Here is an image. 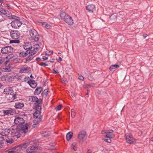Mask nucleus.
Masks as SVG:
<instances>
[{"label":"nucleus","mask_w":153,"mask_h":153,"mask_svg":"<svg viewBox=\"0 0 153 153\" xmlns=\"http://www.w3.org/2000/svg\"><path fill=\"white\" fill-rule=\"evenodd\" d=\"M22 126H17L15 129H11V134L12 137L16 136L17 138H19L21 135V133L25 134L28 132V129L26 126H24L25 127L24 128Z\"/></svg>","instance_id":"obj_1"},{"label":"nucleus","mask_w":153,"mask_h":153,"mask_svg":"<svg viewBox=\"0 0 153 153\" xmlns=\"http://www.w3.org/2000/svg\"><path fill=\"white\" fill-rule=\"evenodd\" d=\"M29 34L30 36L29 39L31 40H34L35 42L38 41L39 39V35L37 31L34 29H30Z\"/></svg>","instance_id":"obj_2"},{"label":"nucleus","mask_w":153,"mask_h":153,"mask_svg":"<svg viewBox=\"0 0 153 153\" xmlns=\"http://www.w3.org/2000/svg\"><path fill=\"white\" fill-rule=\"evenodd\" d=\"M31 143V142H30V141H26L24 143L21 144L13 147L12 148V149L15 150L17 151L24 150L26 148L27 146L29 145Z\"/></svg>","instance_id":"obj_3"},{"label":"nucleus","mask_w":153,"mask_h":153,"mask_svg":"<svg viewBox=\"0 0 153 153\" xmlns=\"http://www.w3.org/2000/svg\"><path fill=\"white\" fill-rule=\"evenodd\" d=\"M13 19H14L13 21L11 23V26L14 28H19L22 24L20 18L16 16V17L15 18Z\"/></svg>","instance_id":"obj_4"},{"label":"nucleus","mask_w":153,"mask_h":153,"mask_svg":"<svg viewBox=\"0 0 153 153\" xmlns=\"http://www.w3.org/2000/svg\"><path fill=\"white\" fill-rule=\"evenodd\" d=\"M86 132L85 131L82 130L80 131L77 137L79 142L82 143H83L86 139Z\"/></svg>","instance_id":"obj_5"},{"label":"nucleus","mask_w":153,"mask_h":153,"mask_svg":"<svg viewBox=\"0 0 153 153\" xmlns=\"http://www.w3.org/2000/svg\"><path fill=\"white\" fill-rule=\"evenodd\" d=\"M25 121V120L23 118L19 117L16 118L14 120V123L16 124H18V126H22V127L23 128L25 127L24 126H26L28 129V125L27 123L24 124Z\"/></svg>","instance_id":"obj_6"},{"label":"nucleus","mask_w":153,"mask_h":153,"mask_svg":"<svg viewBox=\"0 0 153 153\" xmlns=\"http://www.w3.org/2000/svg\"><path fill=\"white\" fill-rule=\"evenodd\" d=\"M31 143L29 144L31 146L29 147L27 149L26 151L28 153H35L36 151L38 150L39 149V147L38 146L37 144L33 143V142L30 141Z\"/></svg>","instance_id":"obj_7"},{"label":"nucleus","mask_w":153,"mask_h":153,"mask_svg":"<svg viewBox=\"0 0 153 153\" xmlns=\"http://www.w3.org/2000/svg\"><path fill=\"white\" fill-rule=\"evenodd\" d=\"M13 50V48L11 46H6L3 47L1 49V53L3 54H7L12 53Z\"/></svg>","instance_id":"obj_8"},{"label":"nucleus","mask_w":153,"mask_h":153,"mask_svg":"<svg viewBox=\"0 0 153 153\" xmlns=\"http://www.w3.org/2000/svg\"><path fill=\"white\" fill-rule=\"evenodd\" d=\"M125 137L127 142L129 144H132L136 142V140L130 133L126 134L125 135Z\"/></svg>","instance_id":"obj_9"},{"label":"nucleus","mask_w":153,"mask_h":153,"mask_svg":"<svg viewBox=\"0 0 153 153\" xmlns=\"http://www.w3.org/2000/svg\"><path fill=\"white\" fill-rule=\"evenodd\" d=\"M41 43L39 44H36L33 46V47H32L30 50L29 51L30 52L31 55H34L39 51V46L41 45Z\"/></svg>","instance_id":"obj_10"},{"label":"nucleus","mask_w":153,"mask_h":153,"mask_svg":"<svg viewBox=\"0 0 153 153\" xmlns=\"http://www.w3.org/2000/svg\"><path fill=\"white\" fill-rule=\"evenodd\" d=\"M10 33V36L13 39H18L20 36V33L17 30H11Z\"/></svg>","instance_id":"obj_11"},{"label":"nucleus","mask_w":153,"mask_h":153,"mask_svg":"<svg viewBox=\"0 0 153 153\" xmlns=\"http://www.w3.org/2000/svg\"><path fill=\"white\" fill-rule=\"evenodd\" d=\"M43 102L42 100H40V102L37 103H35L34 104V108L33 109L36 110V111H40L41 112L42 109V106Z\"/></svg>","instance_id":"obj_12"},{"label":"nucleus","mask_w":153,"mask_h":153,"mask_svg":"<svg viewBox=\"0 0 153 153\" xmlns=\"http://www.w3.org/2000/svg\"><path fill=\"white\" fill-rule=\"evenodd\" d=\"M28 100L29 101L36 102L37 103L40 102V100H42L41 99H39L38 97L35 96H29Z\"/></svg>","instance_id":"obj_13"},{"label":"nucleus","mask_w":153,"mask_h":153,"mask_svg":"<svg viewBox=\"0 0 153 153\" xmlns=\"http://www.w3.org/2000/svg\"><path fill=\"white\" fill-rule=\"evenodd\" d=\"M86 8L88 12L90 13H93L96 10L95 5L92 4L88 5Z\"/></svg>","instance_id":"obj_14"},{"label":"nucleus","mask_w":153,"mask_h":153,"mask_svg":"<svg viewBox=\"0 0 153 153\" xmlns=\"http://www.w3.org/2000/svg\"><path fill=\"white\" fill-rule=\"evenodd\" d=\"M4 94L7 95H10L11 94H13V91L12 88L11 87H8L4 89Z\"/></svg>","instance_id":"obj_15"},{"label":"nucleus","mask_w":153,"mask_h":153,"mask_svg":"<svg viewBox=\"0 0 153 153\" xmlns=\"http://www.w3.org/2000/svg\"><path fill=\"white\" fill-rule=\"evenodd\" d=\"M67 17L66 19L64 21L68 25H72L73 24L74 22L72 18L69 15Z\"/></svg>","instance_id":"obj_16"},{"label":"nucleus","mask_w":153,"mask_h":153,"mask_svg":"<svg viewBox=\"0 0 153 153\" xmlns=\"http://www.w3.org/2000/svg\"><path fill=\"white\" fill-rule=\"evenodd\" d=\"M27 83L30 85V87L33 88H35L37 85V84L35 80H30L28 81Z\"/></svg>","instance_id":"obj_17"},{"label":"nucleus","mask_w":153,"mask_h":153,"mask_svg":"<svg viewBox=\"0 0 153 153\" xmlns=\"http://www.w3.org/2000/svg\"><path fill=\"white\" fill-rule=\"evenodd\" d=\"M31 71V68L30 67L28 66H27L26 67H22L20 71L22 73H28Z\"/></svg>","instance_id":"obj_18"},{"label":"nucleus","mask_w":153,"mask_h":153,"mask_svg":"<svg viewBox=\"0 0 153 153\" xmlns=\"http://www.w3.org/2000/svg\"><path fill=\"white\" fill-rule=\"evenodd\" d=\"M60 16L61 19L64 21L67 18L66 17L68 16L69 15L63 11H61L60 12Z\"/></svg>","instance_id":"obj_19"},{"label":"nucleus","mask_w":153,"mask_h":153,"mask_svg":"<svg viewBox=\"0 0 153 153\" xmlns=\"http://www.w3.org/2000/svg\"><path fill=\"white\" fill-rule=\"evenodd\" d=\"M24 106V104L21 102H18L15 103V107L16 109H21Z\"/></svg>","instance_id":"obj_20"},{"label":"nucleus","mask_w":153,"mask_h":153,"mask_svg":"<svg viewBox=\"0 0 153 153\" xmlns=\"http://www.w3.org/2000/svg\"><path fill=\"white\" fill-rule=\"evenodd\" d=\"M30 52H29V51H26L25 52L22 51L19 54V56L20 57H24L28 55V53Z\"/></svg>","instance_id":"obj_21"},{"label":"nucleus","mask_w":153,"mask_h":153,"mask_svg":"<svg viewBox=\"0 0 153 153\" xmlns=\"http://www.w3.org/2000/svg\"><path fill=\"white\" fill-rule=\"evenodd\" d=\"M113 131L112 130H107L106 134L105 136L107 138H112L113 137Z\"/></svg>","instance_id":"obj_22"},{"label":"nucleus","mask_w":153,"mask_h":153,"mask_svg":"<svg viewBox=\"0 0 153 153\" xmlns=\"http://www.w3.org/2000/svg\"><path fill=\"white\" fill-rule=\"evenodd\" d=\"M5 15L10 19H15V18L16 17V16L12 15L11 13L8 11L7 12L6 14Z\"/></svg>","instance_id":"obj_23"},{"label":"nucleus","mask_w":153,"mask_h":153,"mask_svg":"<svg viewBox=\"0 0 153 153\" xmlns=\"http://www.w3.org/2000/svg\"><path fill=\"white\" fill-rule=\"evenodd\" d=\"M42 90V88L41 87H37L34 92V94L36 95H39L41 92Z\"/></svg>","instance_id":"obj_24"},{"label":"nucleus","mask_w":153,"mask_h":153,"mask_svg":"<svg viewBox=\"0 0 153 153\" xmlns=\"http://www.w3.org/2000/svg\"><path fill=\"white\" fill-rule=\"evenodd\" d=\"M119 67V65H118L115 64L111 65L109 67V69L111 71H114L116 68Z\"/></svg>","instance_id":"obj_25"},{"label":"nucleus","mask_w":153,"mask_h":153,"mask_svg":"<svg viewBox=\"0 0 153 153\" xmlns=\"http://www.w3.org/2000/svg\"><path fill=\"white\" fill-rule=\"evenodd\" d=\"M24 48L26 51H30L32 48V47L30 45L28 44L27 45L25 44L23 45Z\"/></svg>","instance_id":"obj_26"},{"label":"nucleus","mask_w":153,"mask_h":153,"mask_svg":"<svg viewBox=\"0 0 153 153\" xmlns=\"http://www.w3.org/2000/svg\"><path fill=\"white\" fill-rule=\"evenodd\" d=\"M3 113L4 114L6 115L9 114L10 115H13L14 113L13 111L11 109L4 111Z\"/></svg>","instance_id":"obj_27"},{"label":"nucleus","mask_w":153,"mask_h":153,"mask_svg":"<svg viewBox=\"0 0 153 153\" xmlns=\"http://www.w3.org/2000/svg\"><path fill=\"white\" fill-rule=\"evenodd\" d=\"M28 54V55L27 56H28L25 59L26 62L30 61L34 58V57L33 56L34 55H31V53H30Z\"/></svg>","instance_id":"obj_28"},{"label":"nucleus","mask_w":153,"mask_h":153,"mask_svg":"<svg viewBox=\"0 0 153 153\" xmlns=\"http://www.w3.org/2000/svg\"><path fill=\"white\" fill-rule=\"evenodd\" d=\"M9 62V60H5V59H0V65L3 64L4 65H6Z\"/></svg>","instance_id":"obj_29"},{"label":"nucleus","mask_w":153,"mask_h":153,"mask_svg":"<svg viewBox=\"0 0 153 153\" xmlns=\"http://www.w3.org/2000/svg\"><path fill=\"white\" fill-rule=\"evenodd\" d=\"M117 16L118 18L117 19L119 20L120 19H123L125 17L124 13L123 12H120Z\"/></svg>","instance_id":"obj_30"},{"label":"nucleus","mask_w":153,"mask_h":153,"mask_svg":"<svg viewBox=\"0 0 153 153\" xmlns=\"http://www.w3.org/2000/svg\"><path fill=\"white\" fill-rule=\"evenodd\" d=\"M73 136V133L72 132H69L66 134V138L67 140L69 141L71 138Z\"/></svg>","instance_id":"obj_31"},{"label":"nucleus","mask_w":153,"mask_h":153,"mask_svg":"<svg viewBox=\"0 0 153 153\" xmlns=\"http://www.w3.org/2000/svg\"><path fill=\"white\" fill-rule=\"evenodd\" d=\"M41 112L39 111H35L33 114V117L34 118L37 119L39 116L40 115Z\"/></svg>","instance_id":"obj_32"},{"label":"nucleus","mask_w":153,"mask_h":153,"mask_svg":"<svg viewBox=\"0 0 153 153\" xmlns=\"http://www.w3.org/2000/svg\"><path fill=\"white\" fill-rule=\"evenodd\" d=\"M14 56V55L13 54H10L8 56L6 57L5 58H4L5 59V60H9V62L10 61V59L13 58Z\"/></svg>","instance_id":"obj_33"},{"label":"nucleus","mask_w":153,"mask_h":153,"mask_svg":"<svg viewBox=\"0 0 153 153\" xmlns=\"http://www.w3.org/2000/svg\"><path fill=\"white\" fill-rule=\"evenodd\" d=\"M9 97L11 98L10 99H9L11 101H13L15 100L16 99V94H11L10 95V96Z\"/></svg>","instance_id":"obj_34"},{"label":"nucleus","mask_w":153,"mask_h":153,"mask_svg":"<svg viewBox=\"0 0 153 153\" xmlns=\"http://www.w3.org/2000/svg\"><path fill=\"white\" fill-rule=\"evenodd\" d=\"M5 140L4 137L2 136H0V148H2L3 144V141Z\"/></svg>","instance_id":"obj_35"},{"label":"nucleus","mask_w":153,"mask_h":153,"mask_svg":"<svg viewBox=\"0 0 153 153\" xmlns=\"http://www.w3.org/2000/svg\"><path fill=\"white\" fill-rule=\"evenodd\" d=\"M48 91H49L48 90H47L46 89H45L42 93V97H43L44 96H45V97H46L48 95Z\"/></svg>","instance_id":"obj_36"},{"label":"nucleus","mask_w":153,"mask_h":153,"mask_svg":"<svg viewBox=\"0 0 153 153\" xmlns=\"http://www.w3.org/2000/svg\"><path fill=\"white\" fill-rule=\"evenodd\" d=\"M8 11L1 8H0V12L3 14L5 15Z\"/></svg>","instance_id":"obj_37"},{"label":"nucleus","mask_w":153,"mask_h":153,"mask_svg":"<svg viewBox=\"0 0 153 153\" xmlns=\"http://www.w3.org/2000/svg\"><path fill=\"white\" fill-rule=\"evenodd\" d=\"M117 18V16L114 14L111 15L110 17V19L113 21H115Z\"/></svg>","instance_id":"obj_38"},{"label":"nucleus","mask_w":153,"mask_h":153,"mask_svg":"<svg viewBox=\"0 0 153 153\" xmlns=\"http://www.w3.org/2000/svg\"><path fill=\"white\" fill-rule=\"evenodd\" d=\"M11 71V70L10 68V67H6L5 68H3V70L2 71H3L4 72H9L10 71Z\"/></svg>","instance_id":"obj_39"},{"label":"nucleus","mask_w":153,"mask_h":153,"mask_svg":"<svg viewBox=\"0 0 153 153\" xmlns=\"http://www.w3.org/2000/svg\"><path fill=\"white\" fill-rule=\"evenodd\" d=\"M42 25L46 28L49 29L50 27V25L47 24L46 22H43Z\"/></svg>","instance_id":"obj_40"},{"label":"nucleus","mask_w":153,"mask_h":153,"mask_svg":"<svg viewBox=\"0 0 153 153\" xmlns=\"http://www.w3.org/2000/svg\"><path fill=\"white\" fill-rule=\"evenodd\" d=\"M6 141L8 143L10 144L13 143L14 141L13 139L12 138L8 139H6Z\"/></svg>","instance_id":"obj_41"},{"label":"nucleus","mask_w":153,"mask_h":153,"mask_svg":"<svg viewBox=\"0 0 153 153\" xmlns=\"http://www.w3.org/2000/svg\"><path fill=\"white\" fill-rule=\"evenodd\" d=\"M106 137H105V138L103 139V140H104L105 142H107L108 143H110L111 142V140L110 139V138H106Z\"/></svg>","instance_id":"obj_42"},{"label":"nucleus","mask_w":153,"mask_h":153,"mask_svg":"<svg viewBox=\"0 0 153 153\" xmlns=\"http://www.w3.org/2000/svg\"><path fill=\"white\" fill-rule=\"evenodd\" d=\"M10 42V43H19L20 41L19 40H11Z\"/></svg>","instance_id":"obj_43"},{"label":"nucleus","mask_w":153,"mask_h":153,"mask_svg":"<svg viewBox=\"0 0 153 153\" xmlns=\"http://www.w3.org/2000/svg\"><path fill=\"white\" fill-rule=\"evenodd\" d=\"M75 112L74 109H72L71 110V117L73 118H74L75 116Z\"/></svg>","instance_id":"obj_44"},{"label":"nucleus","mask_w":153,"mask_h":153,"mask_svg":"<svg viewBox=\"0 0 153 153\" xmlns=\"http://www.w3.org/2000/svg\"><path fill=\"white\" fill-rule=\"evenodd\" d=\"M42 135L43 136H44L45 137H47L49 136L48 133L46 132H43L42 134Z\"/></svg>","instance_id":"obj_45"},{"label":"nucleus","mask_w":153,"mask_h":153,"mask_svg":"<svg viewBox=\"0 0 153 153\" xmlns=\"http://www.w3.org/2000/svg\"><path fill=\"white\" fill-rule=\"evenodd\" d=\"M38 64L39 65L43 67H45L48 65L47 64L43 62H42L41 63H38Z\"/></svg>","instance_id":"obj_46"},{"label":"nucleus","mask_w":153,"mask_h":153,"mask_svg":"<svg viewBox=\"0 0 153 153\" xmlns=\"http://www.w3.org/2000/svg\"><path fill=\"white\" fill-rule=\"evenodd\" d=\"M62 107V105H58L56 108V111H59L60 110V108L61 107Z\"/></svg>","instance_id":"obj_47"},{"label":"nucleus","mask_w":153,"mask_h":153,"mask_svg":"<svg viewBox=\"0 0 153 153\" xmlns=\"http://www.w3.org/2000/svg\"><path fill=\"white\" fill-rule=\"evenodd\" d=\"M52 53L49 51H47L45 52V54L49 56Z\"/></svg>","instance_id":"obj_48"},{"label":"nucleus","mask_w":153,"mask_h":153,"mask_svg":"<svg viewBox=\"0 0 153 153\" xmlns=\"http://www.w3.org/2000/svg\"><path fill=\"white\" fill-rule=\"evenodd\" d=\"M42 117L41 116H40V117L38 119L36 120V121L37 122V123H39L42 120Z\"/></svg>","instance_id":"obj_49"},{"label":"nucleus","mask_w":153,"mask_h":153,"mask_svg":"<svg viewBox=\"0 0 153 153\" xmlns=\"http://www.w3.org/2000/svg\"><path fill=\"white\" fill-rule=\"evenodd\" d=\"M65 69L66 70L65 72L66 74H68L70 71L71 70L70 68H66Z\"/></svg>","instance_id":"obj_50"},{"label":"nucleus","mask_w":153,"mask_h":153,"mask_svg":"<svg viewBox=\"0 0 153 153\" xmlns=\"http://www.w3.org/2000/svg\"><path fill=\"white\" fill-rule=\"evenodd\" d=\"M78 78L82 81H83L84 80V77L81 75L79 76Z\"/></svg>","instance_id":"obj_51"},{"label":"nucleus","mask_w":153,"mask_h":153,"mask_svg":"<svg viewBox=\"0 0 153 153\" xmlns=\"http://www.w3.org/2000/svg\"><path fill=\"white\" fill-rule=\"evenodd\" d=\"M33 123H34V124L33 125V127H34V125H36L37 124H38V123H37V121H36V120H33Z\"/></svg>","instance_id":"obj_52"},{"label":"nucleus","mask_w":153,"mask_h":153,"mask_svg":"<svg viewBox=\"0 0 153 153\" xmlns=\"http://www.w3.org/2000/svg\"><path fill=\"white\" fill-rule=\"evenodd\" d=\"M6 7L8 9H9L10 8V5L9 4H6Z\"/></svg>","instance_id":"obj_53"},{"label":"nucleus","mask_w":153,"mask_h":153,"mask_svg":"<svg viewBox=\"0 0 153 153\" xmlns=\"http://www.w3.org/2000/svg\"><path fill=\"white\" fill-rule=\"evenodd\" d=\"M53 71L54 72V73L55 74H57L59 73L58 70H55L54 69H53Z\"/></svg>","instance_id":"obj_54"},{"label":"nucleus","mask_w":153,"mask_h":153,"mask_svg":"<svg viewBox=\"0 0 153 153\" xmlns=\"http://www.w3.org/2000/svg\"><path fill=\"white\" fill-rule=\"evenodd\" d=\"M16 152V151H14L13 150H9L8 152V153H15Z\"/></svg>","instance_id":"obj_55"},{"label":"nucleus","mask_w":153,"mask_h":153,"mask_svg":"<svg viewBox=\"0 0 153 153\" xmlns=\"http://www.w3.org/2000/svg\"><path fill=\"white\" fill-rule=\"evenodd\" d=\"M48 57L44 56H43L42 57V59L44 60H47L48 59Z\"/></svg>","instance_id":"obj_56"},{"label":"nucleus","mask_w":153,"mask_h":153,"mask_svg":"<svg viewBox=\"0 0 153 153\" xmlns=\"http://www.w3.org/2000/svg\"><path fill=\"white\" fill-rule=\"evenodd\" d=\"M107 130H104L102 131V134H106L107 132Z\"/></svg>","instance_id":"obj_57"},{"label":"nucleus","mask_w":153,"mask_h":153,"mask_svg":"<svg viewBox=\"0 0 153 153\" xmlns=\"http://www.w3.org/2000/svg\"><path fill=\"white\" fill-rule=\"evenodd\" d=\"M36 61H41L42 60V59L38 57L36 59Z\"/></svg>","instance_id":"obj_58"},{"label":"nucleus","mask_w":153,"mask_h":153,"mask_svg":"<svg viewBox=\"0 0 153 153\" xmlns=\"http://www.w3.org/2000/svg\"><path fill=\"white\" fill-rule=\"evenodd\" d=\"M91 86V85L90 84H87L86 85V87L87 88H88Z\"/></svg>","instance_id":"obj_59"},{"label":"nucleus","mask_w":153,"mask_h":153,"mask_svg":"<svg viewBox=\"0 0 153 153\" xmlns=\"http://www.w3.org/2000/svg\"><path fill=\"white\" fill-rule=\"evenodd\" d=\"M73 149L75 151L77 150V148L75 146H73Z\"/></svg>","instance_id":"obj_60"},{"label":"nucleus","mask_w":153,"mask_h":153,"mask_svg":"<svg viewBox=\"0 0 153 153\" xmlns=\"http://www.w3.org/2000/svg\"><path fill=\"white\" fill-rule=\"evenodd\" d=\"M50 61L51 62H53L54 61V59L53 58L51 59H50Z\"/></svg>","instance_id":"obj_61"},{"label":"nucleus","mask_w":153,"mask_h":153,"mask_svg":"<svg viewBox=\"0 0 153 153\" xmlns=\"http://www.w3.org/2000/svg\"><path fill=\"white\" fill-rule=\"evenodd\" d=\"M58 60H59V61L60 62H61L62 61V59L61 57L59 56V57Z\"/></svg>","instance_id":"obj_62"},{"label":"nucleus","mask_w":153,"mask_h":153,"mask_svg":"<svg viewBox=\"0 0 153 153\" xmlns=\"http://www.w3.org/2000/svg\"><path fill=\"white\" fill-rule=\"evenodd\" d=\"M147 35L146 34H144L143 35V36L144 39H145L147 37Z\"/></svg>","instance_id":"obj_63"},{"label":"nucleus","mask_w":153,"mask_h":153,"mask_svg":"<svg viewBox=\"0 0 153 153\" xmlns=\"http://www.w3.org/2000/svg\"><path fill=\"white\" fill-rule=\"evenodd\" d=\"M46 85V81H45V82H43V85L44 86H45Z\"/></svg>","instance_id":"obj_64"}]
</instances>
